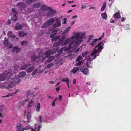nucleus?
<instances>
[{
    "instance_id": "f257e3e1",
    "label": "nucleus",
    "mask_w": 131,
    "mask_h": 131,
    "mask_svg": "<svg viewBox=\"0 0 131 131\" xmlns=\"http://www.w3.org/2000/svg\"><path fill=\"white\" fill-rule=\"evenodd\" d=\"M101 43L102 42H100L95 46V48L93 49V52L91 54L92 56L96 54L97 53H99L101 52V50L103 49L102 47L100 46Z\"/></svg>"
},
{
    "instance_id": "f03ea898",
    "label": "nucleus",
    "mask_w": 131,
    "mask_h": 131,
    "mask_svg": "<svg viewBox=\"0 0 131 131\" xmlns=\"http://www.w3.org/2000/svg\"><path fill=\"white\" fill-rule=\"evenodd\" d=\"M11 76L12 75H10V76L9 75L8 77L7 78L8 81L12 80L14 83L16 84H19L21 81V80L18 76L16 75L14 78H12L11 79V78H12V77H11Z\"/></svg>"
},
{
    "instance_id": "7ed1b4c3",
    "label": "nucleus",
    "mask_w": 131,
    "mask_h": 131,
    "mask_svg": "<svg viewBox=\"0 0 131 131\" xmlns=\"http://www.w3.org/2000/svg\"><path fill=\"white\" fill-rule=\"evenodd\" d=\"M7 35L10 38L11 40L13 41H16L18 40V38L14 35L11 31H8Z\"/></svg>"
},
{
    "instance_id": "20e7f679",
    "label": "nucleus",
    "mask_w": 131,
    "mask_h": 131,
    "mask_svg": "<svg viewBox=\"0 0 131 131\" xmlns=\"http://www.w3.org/2000/svg\"><path fill=\"white\" fill-rule=\"evenodd\" d=\"M77 40L74 39L73 41L71 42L69 44L71 47H72V46H73V47H77L82 42V40Z\"/></svg>"
},
{
    "instance_id": "39448f33",
    "label": "nucleus",
    "mask_w": 131,
    "mask_h": 131,
    "mask_svg": "<svg viewBox=\"0 0 131 131\" xmlns=\"http://www.w3.org/2000/svg\"><path fill=\"white\" fill-rule=\"evenodd\" d=\"M3 43L4 45L7 47V49H10L12 48V44H10V42L6 37L4 38V40Z\"/></svg>"
},
{
    "instance_id": "423d86ee",
    "label": "nucleus",
    "mask_w": 131,
    "mask_h": 131,
    "mask_svg": "<svg viewBox=\"0 0 131 131\" xmlns=\"http://www.w3.org/2000/svg\"><path fill=\"white\" fill-rule=\"evenodd\" d=\"M49 9V10L47 14V16L50 17L53 16L56 13V10L53 9L51 7H50Z\"/></svg>"
},
{
    "instance_id": "0eeeda50",
    "label": "nucleus",
    "mask_w": 131,
    "mask_h": 131,
    "mask_svg": "<svg viewBox=\"0 0 131 131\" xmlns=\"http://www.w3.org/2000/svg\"><path fill=\"white\" fill-rule=\"evenodd\" d=\"M64 37H63L62 38L60 39L58 41L55 42L53 45L54 47H57L61 45L64 41Z\"/></svg>"
},
{
    "instance_id": "6e6552de",
    "label": "nucleus",
    "mask_w": 131,
    "mask_h": 131,
    "mask_svg": "<svg viewBox=\"0 0 131 131\" xmlns=\"http://www.w3.org/2000/svg\"><path fill=\"white\" fill-rule=\"evenodd\" d=\"M17 5L18 6H19L20 8H21V11L23 9H25L26 7L25 4L21 2H18L17 4Z\"/></svg>"
},
{
    "instance_id": "1a4fd4ad",
    "label": "nucleus",
    "mask_w": 131,
    "mask_h": 131,
    "mask_svg": "<svg viewBox=\"0 0 131 131\" xmlns=\"http://www.w3.org/2000/svg\"><path fill=\"white\" fill-rule=\"evenodd\" d=\"M30 64L27 63L24 64L22 65L20 67V70H25L27 69L28 67H30Z\"/></svg>"
},
{
    "instance_id": "9d476101",
    "label": "nucleus",
    "mask_w": 131,
    "mask_h": 131,
    "mask_svg": "<svg viewBox=\"0 0 131 131\" xmlns=\"http://www.w3.org/2000/svg\"><path fill=\"white\" fill-rule=\"evenodd\" d=\"M61 22L60 20H58L55 22L52 25L53 28L54 29L56 27L60 26L61 25Z\"/></svg>"
},
{
    "instance_id": "9b49d317",
    "label": "nucleus",
    "mask_w": 131,
    "mask_h": 131,
    "mask_svg": "<svg viewBox=\"0 0 131 131\" xmlns=\"http://www.w3.org/2000/svg\"><path fill=\"white\" fill-rule=\"evenodd\" d=\"M21 50V48L16 46V47H14L12 51V52L13 53L15 52L16 53H18L19 51H20Z\"/></svg>"
},
{
    "instance_id": "f8f14e48",
    "label": "nucleus",
    "mask_w": 131,
    "mask_h": 131,
    "mask_svg": "<svg viewBox=\"0 0 131 131\" xmlns=\"http://www.w3.org/2000/svg\"><path fill=\"white\" fill-rule=\"evenodd\" d=\"M50 7L47 6L45 5H43L40 7V9L42 11H46L49 9Z\"/></svg>"
},
{
    "instance_id": "ddd939ff",
    "label": "nucleus",
    "mask_w": 131,
    "mask_h": 131,
    "mask_svg": "<svg viewBox=\"0 0 131 131\" xmlns=\"http://www.w3.org/2000/svg\"><path fill=\"white\" fill-rule=\"evenodd\" d=\"M23 27L22 25H21L19 23H17L15 29L16 30H21Z\"/></svg>"
},
{
    "instance_id": "4468645a",
    "label": "nucleus",
    "mask_w": 131,
    "mask_h": 131,
    "mask_svg": "<svg viewBox=\"0 0 131 131\" xmlns=\"http://www.w3.org/2000/svg\"><path fill=\"white\" fill-rule=\"evenodd\" d=\"M56 20H54V18H50L47 21L48 24L49 25H51Z\"/></svg>"
},
{
    "instance_id": "2eb2a0df",
    "label": "nucleus",
    "mask_w": 131,
    "mask_h": 131,
    "mask_svg": "<svg viewBox=\"0 0 131 131\" xmlns=\"http://www.w3.org/2000/svg\"><path fill=\"white\" fill-rule=\"evenodd\" d=\"M72 38H69L67 39L64 42L62 43V46H64L69 43L72 40Z\"/></svg>"
},
{
    "instance_id": "dca6fc26",
    "label": "nucleus",
    "mask_w": 131,
    "mask_h": 131,
    "mask_svg": "<svg viewBox=\"0 0 131 131\" xmlns=\"http://www.w3.org/2000/svg\"><path fill=\"white\" fill-rule=\"evenodd\" d=\"M27 35V33L26 31H20L19 32V37H23Z\"/></svg>"
},
{
    "instance_id": "f3484780",
    "label": "nucleus",
    "mask_w": 131,
    "mask_h": 131,
    "mask_svg": "<svg viewBox=\"0 0 131 131\" xmlns=\"http://www.w3.org/2000/svg\"><path fill=\"white\" fill-rule=\"evenodd\" d=\"M81 71L82 73L85 75H87L89 72L88 69L86 68L83 69Z\"/></svg>"
},
{
    "instance_id": "a211bd4d",
    "label": "nucleus",
    "mask_w": 131,
    "mask_h": 131,
    "mask_svg": "<svg viewBox=\"0 0 131 131\" xmlns=\"http://www.w3.org/2000/svg\"><path fill=\"white\" fill-rule=\"evenodd\" d=\"M41 5V3H37L32 4L31 7L34 8H39Z\"/></svg>"
},
{
    "instance_id": "6ab92c4d",
    "label": "nucleus",
    "mask_w": 131,
    "mask_h": 131,
    "mask_svg": "<svg viewBox=\"0 0 131 131\" xmlns=\"http://www.w3.org/2000/svg\"><path fill=\"white\" fill-rule=\"evenodd\" d=\"M80 34L78 33L76 34L75 35L71 37L72 40H73L74 39L78 40L80 37Z\"/></svg>"
},
{
    "instance_id": "aec40b11",
    "label": "nucleus",
    "mask_w": 131,
    "mask_h": 131,
    "mask_svg": "<svg viewBox=\"0 0 131 131\" xmlns=\"http://www.w3.org/2000/svg\"><path fill=\"white\" fill-rule=\"evenodd\" d=\"M26 74V72H25L23 71L20 72L18 76L20 78H23L25 76Z\"/></svg>"
},
{
    "instance_id": "412c9836",
    "label": "nucleus",
    "mask_w": 131,
    "mask_h": 131,
    "mask_svg": "<svg viewBox=\"0 0 131 131\" xmlns=\"http://www.w3.org/2000/svg\"><path fill=\"white\" fill-rule=\"evenodd\" d=\"M79 67H76L74 68L71 71V72H73V74H74L76 73V72L78 71L79 69Z\"/></svg>"
},
{
    "instance_id": "4be33fe9",
    "label": "nucleus",
    "mask_w": 131,
    "mask_h": 131,
    "mask_svg": "<svg viewBox=\"0 0 131 131\" xmlns=\"http://www.w3.org/2000/svg\"><path fill=\"white\" fill-rule=\"evenodd\" d=\"M70 46H71L69 44V46L68 47H67L66 48H63L62 49L61 48L60 50L59 51H62L63 50H64V51H68L72 47V46L71 47Z\"/></svg>"
},
{
    "instance_id": "5701e85b",
    "label": "nucleus",
    "mask_w": 131,
    "mask_h": 131,
    "mask_svg": "<svg viewBox=\"0 0 131 131\" xmlns=\"http://www.w3.org/2000/svg\"><path fill=\"white\" fill-rule=\"evenodd\" d=\"M113 16L114 17H115V18H119L121 17V16L120 14L118 12H116L114 14Z\"/></svg>"
},
{
    "instance_id": "b1692460",
    "label": "nucleus",
    "mask_w": 131,
    "mask_h": 131,
    "mask_svg": "<svg viewBox=\"0 0 131 131\" xmlns=\"http://www.w3.org/2000/svg\"><path fill=\"white\" fill-rule=\"evenodd\" d=\"M6 76L5 75H3V74H1L0 75V80L1 81H3L5 80L6 77Z\"/></svg>"
},
{
    "instance_id": "393cba45",
    "label": "nucleus",
    "mask_w": 131,
    "mask_h": 131,
    "mask_svg": "<svg viewBox=\"0 0 131 131\" xmlns=\"http://www.w3.org/2000/svg\"><path fill=\"white\" fill-rule=\"evenodd\" d=\"M54 59V57L53 56H52L49 58L47 61L49 63L51 62Z\"/></svg>"
},
{
    "instance_id": "a878e982",
    "label": "nucleus",
    "mask_w": 131,
    "mask_h": 131,
    "mask_svg": "<svg viewBox=\"0 0 131 131\" xmlns=\"http://www.w3.org/2000/svg\"><path fill=\"white\" fill-rule=\"evenodd\" d=\"M101 16L102 18L104 19H107V16L106 13H104L101 14Z\"/></svg>"
},
{
    "instance_id": "bb28decb",
    "label": "nucleus",
    "mask_w": 131,
    "mask_h": 131,
    "mask_svg": "<svg viewBox=\"0 0 131 131\" xmlns=\"http://www.w3.org/2000/svg\"><path fill=\"white\" fill-rule=\"evenodd\" d=\"M34 67L33 66L30 67L28 68L27 71V72L30 73L34 69Z\"/></svg>"
},
{
    "instance_id": "cd10ccee",
    "label": "nucleus",
    "mask_w": 131,
    "mask_h": 131,
    "mask_svg": "<svg viewBox=\"0 0 131 131\" xmlns=\"http://www.w3.org/2000/svg\"><path fill=\"white\" fill-rule=\"evenodd\" d=\"M49 25L47 21L41 27V28H45L49 26Z\"/></svg>"
},
{
    "instance_id": "c85d7f7f",
    "label": "nucleus",
    "mask_w": 131,
    "mask_h": 131,
    "mask_svg": "<svg viewBox=\"0 0 131 131\" xmlns=\"http://www.w3.org/2000/svg\"><path fill=\"white\" fill-rule=\"evenodd\" d=\"M14 84L12 81H11V82L9 83L8 85V87L9 88H12L14 87Z\"/></svg>"
},
{
    "instance_id": "c756f323",
    "label": "nucleus",
    "mask_w": 131,
    "mask_h": 131,
    "mask_svg": "<svg viewBox=\"0 0 131 131\" xmlns=\"http://www.w3.org/2000/svg\"><path fill=\"white\" fill-rule=\"evenodd\" d=\"M38 0H27V3L28 5H30L31 3H33L35 1H37Z\"/></svg>"
},
{
    "instance_id": "7c9ffc66",
    "label": "nucleus",
    "mask_w": 131,
    "mask_h": 131,
    "mask_svg": "<svg viewBox=\"0 0 131 131\" xmlns=\"http://www.w3.org/2000/svg\"><path fill=\"white\" fill-rule=\"evenodd\" d=\"M106 3L105 2H104L102 6L101 9V11H103L104 10L106 6Z\"/></svg>"
},
{
    "instance_id": "2f4dec72",
    "label": "nucleus",
    "mask_w": 131,
    "mask_h": 131,
    "mask_svg": "<svg viewBox=\"0 0 131 131\" xmlns=\"http://www.w3.org/2000/svg\"><path fill=\"white\" fill-rule=\"evenodd\" d=\"M51 51H48L45 52V55L47 58H48L50 57V54L51 53Z\"/></svg>"
},
{
    "instance_id": "473e14b6",
    "label": "nucleus",
    "mask_w": 131,
    "mask_h": 131,
    "mask_svg": "<svg viewBox=\"0 0 131 131\" xmlns=\"http://www.w3.org/2000/svg\"><path fill=\"white\" fill-rule=\"evenodd\" d=\"M26 118H27V121L26 122L28 123L29 122V121L30 120L31 118V115L29 113H28Z\"/></svg>"
},
{
    "instance_id": "72a5a7b5",
    "label": "nucleus",
    "mask_w": 131,
    "mask_h": 131,
    "mask_svg": "<svg viewBox=\"0 0 131 131\" xmlns=\"http://www.w3.org/2000/svg\"><path fill=\"white\" fill-rule=\"evenodd\" d=\"M40 104L39 103H38L37 105L36 108V111L37 112H39L40 111Z\"/></svg>"
},
{
    "instance_id": "f704fd0d",
    "label": "nucleus",
    "mask_w": 131,
    "mask_h": 131,
    "mask_svg": "<svg viewBox=\"0 0 131 131\" xmlns=\"http://www.w3.org/2000/svg\"><path fill=\"white\" fill-rule=\"evenodd\" d=\"M36 56L35 55L32 56L31 58V61L32 62L36 61Z\"/></svg>"
},
{
    "instance_id": "c9c22d12",
    "label": "nucleus",
    "mask_w": 131,
    "mask_h": 131,
    "mask_svg": "<svg viewBox=\"0 0 131 131\" xmlns=\"http://www.w3.org/2000/svg\"><path fill=\"white\" fill-rule=\"evenodd\" d=\"M0 88H1L2 89H4L5 88L6 89L7 88V87L5 86L4 83H0Z\"/></svg>"
},
{
    "instance_id": "e433bc0d",
    "label": "nucleus",
    "mask_w": 131,
    "mask_h": 131,
    "mask_svg": "<svg viewBox=\"0 0 131 131\" xmlns=\"http://www.w3.org/2000/svg\"><path fill=\"white\" fill-rule=\"evenodd\" d=\"M17 17L16 15H14L12 17V19L13 21H15L17 20Z\"/></svg>"
},
{
    "instance_id": "4c0bfd02",
    "label": "nucleus",
    "mask_w": 131,
    "mask_h": 131,
    "mask_svg": "<svg viewBox=\"0 0 131 131\" xmlns=\"http://www.w3.org/2000/svg\"><path fill=\"white\" fill-rule=\"evenodd\" d=\"M27 43V41H22L20 42V44L22 45L25 46L26 45Z\"/></svg>"
},
{
    "instance_id": "58836bf2",
    "label": "nucleus",
    "mask_w": 131,
    "mask_h": 131,
    "mask_svg": "<svg viewBox=\"0 0 131 131\" xmlns=\"http://www.w3.org/2000/svg\"><path fill=\"white\" fill-rule=\"evenodd\" d=\"M83 59L81 55L79 56L76 60V61L77 62L80 61Z\"/></svg>"
},
{
    "instance_id": "ea45409f",
    "label": "nucleus",
    "mask_w": 131,
    "mask_h": 131,
    "mask_svg": "<svg viewBox=\"0 0 131 131\" xmlns=\"http://www.w3.org/2000/svg\"><path fill=\"white\" fill-rule=\"evenodd\" d=\"M98 40V39H95L94 41H93L91 43V46H93L96 43V42Z\"/></svg>"
},
{
    "instance_id": "a19ab883",
    "label": "nucleus",
    "mask_w": 131,
    "mask_h": 131,
    "mask_svg": "<svg viewBox=\"0 0 131 131\" xmlns=\"http://www.w3.org/2000/svg\"><path fill=\"white\" fill-rule=\"evenodd\" d=\"M54 64L53 63H51L47 65L46 66V67L47 68H49L53 66Z\"/></svg>"
},
{
    "instance_id": "79ce46f5",
    "label": "nucleus",
    "mask_w": 131,
    "mask_h": 131,
    "mask_svg": "<svg viewBox=\"0 0 131 131\" xmlns=\"http://www.w3.org/2000/svg\"><path fill=\"white\" fill-rule=\"evenodd\" d=\"M42 58V56H41V57H40L39 56H36V61L37 62H38L39 61H40V60Z\"/></svg>"
},
{
    "instance_id": "37998d69",
    "label": "nucleus",
    "mask_w": 131,
    "mask_h": 131,
    "mask_svg": "<svg viewBox=\"0 0 131 131\" xmlns=\"http://www.w3.org/2000/svg\"><path fill=\"white\" fill-rule=\"evenodd\" d=\"M28 10L29 13H31L34 11V9L30 7L28 9Z\"/></svg>"
},
{
    "instance_id": "c03bdc74",
    "label": "nucleus",
    "mask_w": 131,
    "mask_h": 131,
    "mask_svg": "<svg viewBox=\"0 0 131 131\" xmlns=\"http://www.w3.org/2000/svg\"><path fill=\"white\" fill-rule=\"evenodd\" d=\"M69 79L68 78H63L61 80L62 82H67L68 81H69Z\"/></svg>"
},
{
    "instance_id": "a18cd8bd",
    "label": "nucleus",
    "mask_w": 131,
    "mask_h": 131,
    "mask_svg": "<svg viewBox=\"0 0 131 131\" xmlns=\"http://www.w3.org/2000/svg\"><path fill=\"white\" fill-rule=\"evenodd\" d=\"M91 54L90 55H89L88 56V58L86 60L88 61H90L89 63H91V61L93 59H92L90 57L91 56Z\"/></svg>"
},
{
    "instance_id": "49530a36",
    "label": "nucleus",
    "mask_w": 131,
    "mask_h": 131,
    "mask_svg": "<svg viewBox=\"0 0 131 131\" xmlns=\"http://www.w3.org/2000/svg\"><path fill=\"white\" fill-rule=\"evenodd\" d=\"M83 60H81L79 62L76 64V66H80L83 63Z\"/></svg>"
},
{
    "instance_id": "de8ad7c7",
    "label": "nucleus",
    "mask_w": 131,
    "mask_h": 131,
    "mask_svg": "<svg viewBox=\"0 0 131 131\" xmlns=\"http://www.w3.org/2000/svg\"><path fill=\"white\" fill-rule=\"evenodd\" d=\"M19 67L18 65H16L14 66V69L15 71H17Z\"/></svg>"
},
{
    "instance_id": "09e8293b",
    "label": "nucleus",
    "mask_w": 131,
    "mask_h": 131,
    "mask_svg": "<svg viewBox=\"0 0 131 131\" xmlns=\"http://www.w3.org/2000/svg\"><path fill=\"white\" fill-rule=\"evenodd\" d=\"M33 103V101H32L31 100L30 102H29L28 103V107H30L32 105V104Z\"/></svg>"
},
{
    "instance_id": "8fccbe9b",
    "label": "nucleus",
    "mask_w": 131,
    "mask_h": 131,
    "mask_svg": "<svg viewBox=\"0 0 131 131\" xmlns=\"http://www.w3.org/2000/svg\"><path fill=\"white\" fill-rule=\"evenodd\" d=\"M24 101H20L19 102V105L21 107L24 105Z\"/></svg>"
},
{
    "instance_id": "3c124183",
    "label": "nucleus",
    "mask_w": 131,
    "mask_h": 131,
    "mask_svg": "<svg viewBox=\"0 0 131 131\" xmlns=\"http://www.w3.org/2000/svg\"><path fill=\"white\" fill-rule=\"evenodd\" d=\"M37 69H35V70H34V71L32 73L31 75L32 76H33L34 75H35V73L37 72Z\"/></svg>"
},
{
    "instance_id": "603ef678",
    "label": "nucleus",
    "mask_w": 131,
    "mask_h": 131,
    "mask_svg": "<svg viewBox=\"0 0 131 131\" xmlns=\"http://www.w3.org/2000/svg\"><path fill=\"white\" fill-rule=\"evenodd\" d=\"M0 115L4 116V114L3 113V110L0 108Z\"/></svg>"
},
{
    "instance_id": "864d4df0",
    "label": "nucleus",
    "mask_w": 131,
    "mask_h": 131,
    "mask_svg": "<svg viewBox=\"0 0 131 131\" xmlns=\"http://www.w3.org/2000/svg\"><path fill=\"white\" fill-rule=\"evenodd\" d=\"M93 36L92 35H90L89 36V39L88 40V42H90V41L91 40V39L93 37Z\"/></svg>"
},
{
    "instance_id": "5fc2aeb1",
    "label": "nucleus",
    "mask_w": 131,
    "mask_h": 131,
    "mask_svg": "<svg viewBox=\"0 0 131 131\" xmlns=\"http://www.w3.org/2000/svg\"><path fill=\"white\" fill-rule=\"evenodd\" d=\"M30 92L29 90H28L27 93V98H28V96H30Z\"/></svg>"
},
{
    "instance_id": "6e6d98bb",
    "label": "nucleus",
    "mask_w": 131,
    "mask_h": 131,
    "mask_svg": "<svg viewBox=\"0 0 131 131\" xmlns=\"http://www.w3.org/2000/svg\"><path fill=\"white\" fill-rule=\"evenodd\" d=\"M12 10L13 11V13H15V15L17 14V12L16 11L15 8H12Z\"/></svg>"
},
{
    "instance_id": "4d7b16f0",
    "label": "nucleus",
    "mask_w": 131,
    "mask_h": 131,
    "mask_svg": "<svg viewBox=\"0 0 131 131\" xmlns=\"http://www.w3.org/2000/svg\"><path fill=\"white\" fill-rule=\"evenodd\" d=\"M21 127V124H18V125H17L16 128L17 129H19Z\"/></svg>"
},
{
    "instance_id": "13d9d810",
    "label": "nucleus",
    "mask_w": 131,
    "mask_h": 131,
    "mask_svg": "<svg viewBox=\"0 0 131 131\" xmlns=\"http://www.w3.org/2000/svg\"><path fill=\"white\" fill-rule=\"evenodd\" d=\"M88 53V52L87 51H85L84 52H83L82 53V56L83 57H84Z\"/></svg>"
},
{
    "instance_id": "bf43d9fd",
    "label": "nucleus",
    "mask_w": 131,
    "mask_h": 131,
    "mask_svg": "<svg viewBox=\"0 0 131 131\" xmlns=\"http://www.w3.org/2000/svg\"><path fill=\"white\" fill-rule=\"evenodd\" d=\"M62 23L63 24H65L66 23V18H64L62 21Z\"/></svg>"
},
{
    "instance_id": "052dcab7",
    "label": "nucleus",
    "mask_w": 131,
    "mask_h": 131,
    "mask_svg": "<svg viewBox=\"0 0 131 131\" xmlns=\"http://www.w3.org/2000/svg\"><path fill=\"white\" fill-rule=\"evenodd\" d=\"M58 30H55L54 29H53V34L54 35H56L57 33V31Z\"/></svg>"
},
{
    "instance_id": "680f3d73",
    "label": "nucleus",
    "mask_w": 131,
    "mask_h": 131,
    "mask_svg": "<svg viewBox=\"0 0 131 131\" xmlns=\"http://www.w3.org/2000/svg\"><path fill=\"white\" fill-rule=\"evenodd\" d=\"M11 21L10 20H8L7 22V25H9L11 24Z\"/></svg>"
},
{
    "instance_id": "e2e57ef3",
    "label": "nucleus",
    "mask_w": 131,
    "mask_h": 131,
    "mask_svg": "<svg viewBox=\"0 0 131 131\" xmlns=\"http://www.w3.org/2000/svg\"><path fill=\"white\" fill-rule=\"evenodd\" d=\"M68 30H67L66 29V30H64L63 32L62 33V34H66L68 32Z\"/></svg>"
},
{
    "instance_id": "0e129e2a",
    "label": "nucleus",
    "mask_w": 131,
    "mask_h": 131,
    "mask_svg": "<svg viewBox=\"0 0 131 131\" xmlns=\"http://www.w3.org/2000/svg\"><path fill=\"white\" fill-rule=\"evenodd\" d=\"M12 95V94L9 93V94H8L7 95H6V96H3V97H9L10 96Z\"/></svg>"
},
{
    "instance_id": "69168bd1",
    "label": "nucleus",
    "mask_w": 131,
    "mask_h": 131,
    "mask_svg": "<svg viewBox=\"0 0 131 131\" xmlns=\"http://www.w3.org/2000/svg\"><path fill=\"white\" fill-rule=\"evenodd\" d=\"M19 91V89H17L16 90V91H15V92L14 93H13L12 94H16V93H17Z\"/></svg>"
},
{
    "instance_id": "338daca9",
    "label": "nucleus",
    "mask_w": 131,
    "mask_h": 131,
    "mask_svg": "<svg viewBox=\"0 0 131 131\" xmlns=\"http://www.w3.org/2000/svg\"><path fill=\"white\" fill-rule=\"evenodd\" d=\"M55 35L52 33L50 35V38H53L54 37Z\"/></svg>"
},
{
    "instance_id": "774afa93",
    "label": "nucleus",
    "mask_w": 131,
    "mask_h": 131,
    "mask_svg": "<svg viewBox=\"0 0 131 131\" xmlns=\"http://www.w3.org/2000/svg\"><path fill=\"white\" fill-rule=\"evenodd\" d=\"M125 18L124 17H122L121 19V21L122 22L123 21L125 20Z\"/></svg>"
}]
</instances>
